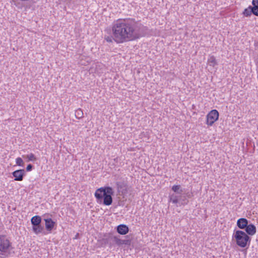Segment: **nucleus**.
<instances>
[{
  "instance_id": "nucleus-15",
  "label": "nucleus",
  "mask_w": 258,
  "mask_h": 258,
  "mask_svg": "<svg viewBox=\"0 0 258 258\" xmlns=\"http://www.w3.org/2000/svg\"><path fill=\"white\" fill-rule=\"evenodd\" d=\"M251 14H253L251 6H249L248 8L245 9L242 12V15L246 17H250Z\"/></svg>"
},
{
  "instance_id": "nucleus-1",
  "label": "nucleus",
  "mask_w": 258,
  "mask_h": 258,
  "mask_svg": "<svg viewBox=\"0 0 258 258\" xmlns=\"http://www.w3.org/2000/svg\"><path fill=\"white\" fill-rule=\"evenodd\" d=\"M141 24L134 19H118L112 27L114 40L117 43L133 41L142 36Z\"/></svg>"
},
{
  "instance_id": "nucleus-29",
  "label": "nucleus",
  "mask_w": 258,
  "mask_h": 258,
  "mask_svg": "<svg viewBox=\"0 0 258 258\" xmlns=\"http://www.w3.org/2000/svg\"><path fill=\"white\" fill-rule=\"evenodd\" d=\"M209 113H219L216 109H212L209 112Z\"/></svg>"
},
{
  "instance_id": "nucleus-19",
  "label": "nucleus",
  "mask_w": 258,
  "mask_h": 258,
  "mask_svg": "<svg viewBox=\"0 0 258 258\" xmlns=\"http://www.w3.org/2000/svg\"><path fill=\"white\" fill-rule=\"evenodd\" d=\"M208 62L210 63V65L214 67L218 64L217 60L215 57L214 56H211L208 59Z\"/></svg>"
},
{
  "instance_id": "nucleus-13",
  "label": "nucleus",
  "mask_w": 258,
  "mask_h": 258,
  "mask_svg": "<svg viewBox=\"0 0 258 258\" xmlns=\"http://www.w3.org/2000/svg\"><path fill=\"white\" fill-rule=\"evenodd\" d=\"M32 225V230L36 234H38L42 232L44 230V227L41 224H35Z\"/></svg>"
},
{
  "instance_id": "nucleus-27",
  "label": "nucleus",
  "mask_w": 258,
  "mask_h": 258,
  "mask_svg": "<svg viewBox=\"0 0 258 258\" xmlns=\"http://www.w3.org/2000/svg\"><path fill=\"white\" fill-rule=\"evenodd\" d=\"M184 195L186 196V199L187 198H191L193 196L192 193L191 192H188L186 194H184Z\"/></svg>"
},
{
  "instance_id": "nucleus-12",
  "label": "nucleus",
  "mask_w": 258,
  "mask_h": 258,
  "mask_svg": "<svg viewBox=\"0 0 258 258\" xmlns=\"http://www.w3.org/2000/svg\"><path fill=\"white\" fill-rule=\"evenodd\" d=\"M249 223L247 219L241 218L237 221V226L240 229H244Z\"/></svg>"
},
{
  "instance_id": "nucleus-25",
  "label": "nucleus",
  "mask_w": 258,
  "mask_h": 258,
  "mask_svg": "<svg viewBox=\"0 0 258 258\" xmlns=\"http://www.w3.org/2000/svg\"><path fill=\"white\" fill-rule=\"evenodd\" d=\"M33 165L31 164H29L27 167H26V171H30L32 170L33 168Z\"/></svg>"
},
{
  "instance_id": "nucleus-18",
  "label": "nucleus",
  "mask_w": 258,
  "mask_h": 258,
  "mask_svg": "<svg viewBox=\"0 0 258 258\" xmlns=\"http://www.w3.org/2000/svg\"><path fill=\"white\" fill-rule=\"evenodd\" d=\"M170 201L173 204H177L179 202V196L172 194L170 196Z\"/></svg>"
},
{
  "instance_id": "nucleus-28",
  "label": "nucleus",
  "mask_w": 258,
  "mask_h": 258,
  "mask_svg": "<svg viewBox=\"0 0 258 258\" xmlns=\"http://www.w3.org/2000/svg\"><path fill=\"white\" fill-rule=\"evenodd\" d=\"M252 5H255L256 6H258V0H252Z\"/></svg>"
},
{
  "instance_id": "nucleus-8",
  "label": "nucleus",
  "mask_w": 258,
  "mask_h": 258,
  "mask_svg": "<svg viewBox=\"0 0 258 258\" xmlns=\"http://www.w3.org/2000/svg\"><path fill=\"white\" fill-rule=\"evenodd\" d=\"M44 221L46 230L50 232L56 225L55 222L53 221L51 218L44 219Z\"/></svg>"
},
{
  "instance_id": "nucleus-3",
  "label": "nucleus",
  "mask_w": 258,
  "mask_h": 258,
  "mask_svg": "<svg viewBox=\"0 0 258 258\" xmlns=\"http://www.w3.org/2000/svg\"><path fill=\"white\" fill-rule=\"evenodd\" d=\"M233 238L235 239L236 244L241 248L249 245L251 241L250 236L244 231L240 230H234Z\"/></svg>"
},
{
  "instance_id": "nucleus-4",
  "label": "nucleus",
  "mask_w": 258,
  "mask_h": 258,
  "mask_svg": "<svg viewBox=\"0 0 258 258\" xmlns=\"http://www.w3.org/2000/svg\"><path fill=\"white\" fill-rule=\"evenodd\" d=\"M14 253V248L9 240L1 235V258H6Z\"/></svg>"
},
{
  "instance_id": "nucleus-7",
  "label": "nucleus",
  "mask_w": 258,
  "mask_h": 258,
  "mask_svg": "<svg viewBox=\"0 0 258 258\" xmlns=\"http://www.w3.org/2000/svg\"><path fill=\"white\" fill-rule=\"evenodd\" d=\"M121 239L118 238L115 236H109L108 238L105 239V242L109 244L110 245L116 244L118 246L121 245Z\"/></svg>"
},
{
  "instance_id": "nucleus-10",
  "label": "nucleus",
  "mask_w": 258,
  "mask_h": 258,
  "mask_svg": "<svg viewBox=\"0 0 258 258\" xmlns=\"http://www.w3.org/2000/svg\"><path fill=\"white\" fill-rule=\"evenodd\" d=\"M117 232L121 235H125L129 231L128 227L125 224H120L116 227Z\"/></svg>"
},
{
  "instance_id": "nucleus-6",
  "label": "nucleus",
  "mask_w": 258,
  "mask_h": 258,
  "mask_svg": "<svg viewBox=\"0 0 258 258\" xmlns=\"http://www.w3.org/2000/svg\"><path fill=\"white\" fill-rule=\"evenodd\" d=\"M12 175L15 178V181H22L23 178L26 174V171L24 169H19L14 171L12 172Z\"/></svg>"
},
{
  "instance_id": "nucleus-5",
  "label": "nucleus",
  "mask_w": 258,
  "mask_h": 258,
  "mask_svg": "<svg viewBox=\"0 0 258 258\" xmlns=\"http://www.w3.org/2000/svg\"><path fill=\"white\" fill-rule=\"evenodd\" d=\"M116 185L119 192L121 191L122 194L127 192V182L124 178H120L119 180L116 182Z\"/></svg>"
},
{
  "instance_id": "nucleus-26",
  "label": "nucleus",
  "mask_w": 258,
  "mask_h": 258,
  "mask_svg": "<svg viewBox=\"0 0 258 258\" xmlns=\"http://www.w3.org/2000/svg\"><path fill=\"white\" fill-rule=\"evenodd\" d=\"M73 115L77 118H81L84 117V114H73Z\"/></svg>"
},
{
  "instance_id": "nucleus-14",
  "label": "nucleus",
  "mask_w": 258,
  "mask_h": 258,
  "mask_svg": "<svg viewBox=\"0 0 258 258\" xmlns=\"http://www.w3.org/2000/svg\"><path fill=\"white\" fill-rule=\"evenodd\" d=\"M31 222L32 225L35 224H41L42 218L40 216H34L31 218Z\"/></svg>"
},
{
  "instance_id": "nucleus-16",
  "label": "nucleus",
  "mask_w": 258,
  "mask_h": 258,
  "mask_svg": "<svg viewBox=\"0 0 258 258\" xmlns=\"http://www.w3.org/2000/svg\"><path fill=\"white\" fill-rule=\"evenodd\" d=\"M188 202V200L186 198V196L184 194H180L179 196V203L181 205L187 204Z\"/></svg>"
},
{
  "instance_id": "nucleus-22",
  "label": "nucleus",
  "mask_w": 258,
  "mask_h": 258,
  "mask_svg": "<svg viewBox=\"0 0 258 258\" xmlns=\"http://www.w3.org/2000/svg\"><path fill=\"white\" fill-rule=\"evenodd\" d=\"M27 157L29 161H33V160H35L36 159L35 155L32 153H31L30 154L28 155L27 156Z\"/></svg>"
},
{
  "instance_id": "nucleus-9",
  "label": "nucleus",
  "mask_w": 258,
  "mask_h": 258,
  "mask_svg": "<svg viewBox=\"0 0 258 258\" xmlns=\"http://www.w3.org/2000/svg\"><path fill=\"white\" fill-rule=\"evenodd\" d=\"M244 230H245V232L248 236H252L254 235L256 232V227L252 223H248Z\"/></svg>"
},
{
  "instance_id": "nucleus-20",
  "label": "nucleus",
  "mask_w": 258,
  "mask_h": 258,
  "mask_svg": "<svg viewBox=\"0 0 258 258\" xmlns=\"http://www.w3.org/2000/svg\"><path fill=\"white\" fill-rule=\"evenodd\" d=\"M251 8L253 11V14L256 16H258V6L255 5H252Z\"/></svg>"
},
{
  "instance_id": "nucleus-21",
  "label": "nucleus",
  "mask_w": 258,
  "mask_h": 258,
  "mask_svg": "<svg viewBox=\"0 0 258 258\" xmlns=\"http://www.w3.org/2000/svg\"><path fill=\"white\" fill-rule=\"evenodd\" d=\"M16 164L19 166H24V162L22 159L20 157H18L16 160Z\"/></svg>"
},
{
  "instance_id": "nucleus-17",
  "label": "nucleus",
  "mask_w": 258,
  "mask_h": 258,
  "mask_svg": "<svg viewBox=\"0 0 258 258\" xmlns=\"http://www.w3.org/2000/svg\"><path fill=\"white\" fill-rule=\"evenodd\" d=\"M172 190L174 192L178 194H181L183 192V190L181 189L180 185H174L172 187Z\"/></svg>"
},
{
  "instance_id": "nucleus-23",
  "label": "nucleus",
  "mask_w": 258,
  "mask_h": 258,
  "mask_svg": "<svg viewBox=\"0 0 258 258\" xmlns=\"http://www.w3.org/2000/svg\"><path fill=\"white\" fill-rule=\"evenodd\" d=\"M105 39L108 42H112V40H114V36H105Z\"/></svg>"
},
{
  "instance_id": "nucleus-2",
  "label": "nucleus",
  "mask_w": 258,
  "mask_h": 258,
  "mask_svg": "<svg viewBox=\"0 0 258 258\" xmlns=\"http://www.w3.org/2000/svg\"><path fill=\"white\" fill-rule=\"evenodd\" d=\"M114 190L109 186L101 187L96 189L94 196L99 204L105 206H110L113 202L112 196L114 195Z\"/></svg>"
},
{
  "instance_id": "nucleus-11",
  "label": "nucleus",
  "mask_w": 258,
  "mask_h": 258,
  "mask_svg": "<svg viewBox=\"0 0 258 258\" xmlns=\"http://www.w3.org/2000/svg\"><path fill=\"white\" fill-rule=\"evenodd\" d=\"M219 114H207V123L209 125L213 124L218 119Z\"/></svg>"
},
{
  "instance_id": "nucleus-24",
  "label": "nucleus",
  "mask_w": 258,
  "mask_h": 258,
  "mask_svg": "<svg viewBox=\"0 0 258 258\" xmlns=\"http://www.w3.org/2000/svg\"><path fill=\"white\" fill-rule=\"evenodd\" d=\"M131 241L128 239L122 240L121 241V245L122 244L129 245L130 244Z\"/></svg>"
}]
</instances>
